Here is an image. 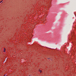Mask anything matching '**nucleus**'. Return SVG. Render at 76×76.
<instances>
[{"instance_id": "1", "label": "nucleus", "mask_w": 76, "mask_h": 76, "mask_svg": "<svg viewBox=\"0 0 76 76\" xmlns=\"http://www.w3.org/2000/svg\"><path fill=\"white\" fill-rule=\"evenodd\" d=\"M5 50H6V49L5 48H4V52H5Z\"/></svg>"}, {"instance_id": "2", "label": "nucleus", "mask_w": 76, "mask_h": 76, "mask_svg": "<svg viewBox=\"0 0 76 76\" xmlns=\"http://www.w3.org/2000/svg\"><path fill=\"white\" fill-rule=\"evenodd\" d=\"M4 76H7V75H6V74H5L4 75Z\"/></svg>"}, {"instance_id": "3", "label": "nucleus", "mask_w": 76, "mask_h": 76, "mask_svg": "<svg viewBox=\"0 0 76 76\" xmlns=\"http://www.w3.org/2000/svg\"><path fill=\"white\" fill-rule=\"evenodd\" d=\"M2 1H1L0 2V3H1V2H2Z\"/></svg>"}, {"instance_id": "4", "label": "nucleus", "mask_w": 76, "mask_h": 76, "mask_svg": "<svg viewBox=\"0 0 76 76\" xmlns=\"http://www.w3.org/2000/svg\"><path fill=\"white\" fill-rule=\"evenodd\" d=\"M50 59V58H48V59Z\"/></svg>"}, {"instance_id": "5", "label": "nucleus", "mask_w": 76, "mask_h": 76, "mask_svg": "<svg viewBox=\"0 0 76 76\" xmlns=\"http://www.w3.org/2000/svg\"><path fill=\"white\" fill-rule=\"evenodd\" d=\"M40 73H41V71Z\"/></svg>"}, {"instance_id": "6", "label": "nucleus", "mask_w": 76, "mask_h": 76, "mask_svg": "<svg viewBox=\"0 0 76 76\" xmlns=\"http://www.w3.org/2000/svg\"><path fill=\"white\" fill-rule=\"evenodd\" d=\"M29 76H30V75H29Z\"/></svg>"}]
</instances>
